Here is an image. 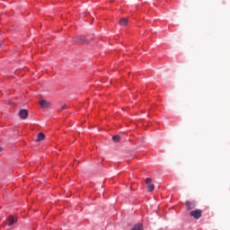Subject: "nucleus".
<instances>
[{"label": "nucleus", "instance_id": "obj_8", "mask_svg": "<svg viewBox=\"0 0 230 230\" xmlns=\"http://www.w3.org/2000/svg\"><path fill=\"white\" fill-rule=\"evenodd\" d=\"M131 230H143V226L142 224H137L131 228Z\"/></svg>", "mask_w": 230, "mask_h": 230}, {"label": "nucleus", "instance_id": "obj_3", "mask_svg": "<svg viewBox=\"0 0 230 230\" xmlns=\"http://www.w3.org/2000/svg\"><path fill=\"white\" fill-rule=\"evenodd\" d=\"M16 222H17V220H16L15 217L11 216L8 218H6V226H11L14 225Z\"/></svg>", "mask_w": 230, "mask_h": 230}, {"label": "nucleus", "instance_id": "obj_1", "mask_svg": "<svg viewBox=\"0 0 230 230\" xmlns=\"http://www.w3.org/2000/svg\"><path fill=\"white\" fill-rule=\"evenodd\" d=\"M190 216L198 220L202 217V211L200 209H195L194 211L190 212Z\"/></svg>", "mask_w": 230, "mask_h": 230}, {"label": "nucleus", "instance_id": "obj_13", "mask_svg": "<svg viewBox=\"0 0 230 230\" xmlns=\"http://www.w3.org/2000/svg\"><path fill=\"white\" fill-rule=\"evenodd\" d=\"M61 110L63 111L67 110V105L66 104L61 105Z\"/></svg>", "mask_w": 230, "mask_h": 230}, {"label": "nucleus", "instance_id": "obj_5", "mask_svg": "<svg viewBox=\"0 0 230 230\" xmlns=\"http://www.w3.org/2000/svg\"><path fill=\"white\" fill-rule=\"evenodd\" d=\"M187 210H191L195 208V202L194 201H186L185 203Z\"/></svg>", "mask_w": 230, "mask_h": 230}, {"label": "nucleus", "instance_id": "obj_12", "mask_svg": "<svg viewBox=\"0 0 230 230\" xmlns=\"http://www.w3.org/2000/svg\"><path fill=\"white\" fill-rule=\"evenodd\" d=\"M146 184H147V185L152 184V183H151V179H150V178L146 179Z\"/></svg>", "mask_w": 230, "mask_h": 230}, {"label": "nucleus", "instance_id": "obj_7", "mask_svg": "<svg viewBox=\"0 0 230 230\" xmlns=\"http://www.w3.org/2000/svg\"><path fill=\"white\" fill-rule=\"evenodd\" d=\"M45 137H46L44 136L43 133H39L38 138L36 139V142L43 141Z\"/></svg>", "mask_w": 230, "mask_h": 230}, {"label": "nucleus", "instance_id": "obj_10", "mask_svg": "<svg viewBox=\"0 0 230 230\" xmlns=\"http://www.w3.org/2000/svg\"><path fill=\"white\" fill-rule=\"evenodd\" d=\"M155 189V186L154 184H148L147 186L148 192H153Z\"/></svg>", "mask_w": 230, "mask_h": 230}, {"label": "nucleus", "instance_id": "obj_4", "mask_svg": "<svg viewBox=\"0 0 230 230\" xmlns=\"http://www.w3.org/2000/svg\"><path fill=\"white\" fill-rule=\"evenodd\" d=\"M19 117L22 119H26L28 117V111L27 110H20Z\"/></svg>", "mask_w": 230, "mask_h": 230}, {"label": "nucleus", "instance_id": "obj_2", "mask_svg": "<svg viewBox=\"0 0 230 230\" xmlns=\"http://www.w3.org/2000/svg\"><path fill=\"white\" fill-rule=\"evenodd\" d=\"M39 104L40 105L41 109H49L51 106V102L46 101V100H41Z\"/></svg>", "mask_w": 230, "mask_h": 230}, {"label": "nucleus", "instance_id": "obj_9", "mask_svg": "<svg viewBox=\"0 0 230 230\" xmlns=\"http://www.w3.org/2000/svg\"><path fill=\"white\" fill-rule=\"evenodd\" d=\"M76 41L79 43H83L85 41V36H79L76 38Z\"/></svg>", "mask_w": 230, "mask_h": 230}, {"label": "nucleus", "instance_id": "obj_14", "mask_svg": "<svg viewBox=\"0 0 230 230\" xmlns=\"http://www.w3.org/2000/svg\"><path fill=\"white\" fill-rule=\"evenodd\" d=\"M0 152H3V148L0 146Z\"/></svg>", "mask_w": 230, "mask_h": 230}, {"label": "nucleus", "instance_id": "obj_6", "mask_svg": "<svg viewBox=\"0 0 230 230\" xmlns=\"http://www.w3.org/2000/svg\"><path fill=\"white\" fill-rule=\"evenodd\" d=\"M128 23V20L126 17L121 18V20L119 21V24H120V26H127Z\"/></svg>", "mask_w": 230, "mask_h": 230}, {"label": "nucleus", "instance_id": "obj_11", "mask_svg": "<svg viewBox=\"0 0 230 230\" xmlns=\"http://www.w3.org/2000/svg\"><path fill=\"white\" fill-rule=\"evenodd\" d=\"M112 140L113 142H119L120 137L119 135L113 136Z\"/></svg>", "mask_w": 230, "mask_h": 230}]
</instances>
